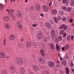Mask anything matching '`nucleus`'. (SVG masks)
<instances>
[{"label": "nucleus", "mask_w": 74, "mask_h": 74, "mask_svg": "<svg viewBox=\"0 0 74 74\" xmlns=\"http://www.w3.org/2000/svg\"><path fill=\"white\" fill-rule=\"evenodd\" d=\"M0 7H1V9H3V8H4V6L3 4H1L0 5Z\"/></svg>", "instance_id": "nucleus-36"}, {"label": "nucleus", "mask_w": 74, "mask_h": 74, "mask_svg": "<svg viewBox=\"0 0 74 74\" xmlns=\"http://www.w3.org/2000/svg\"><path fill=\"white\" fill-rule=\"evenodd\" d=\"M2 74H7L6 70L3 69L1 71Z\"/></svg>", "instance_id": "nucleus-21"}, {"label": "nucleus", "mask_w": 74, "mask_h": 74, "mask_svg": "<svg viewBox=\"0 0 74 74\" xmlns=\"http://www.w3.org/2000/svg\"><path fill=\"white\" fill-rule=\"evenodd\" d=\"M3 45L4 46H5L6 45V39L5 38H4L3 40Z\"/></svg>", "instance_id": "nucleus-22"}, {"label": "nucleus", "mask_w": 74, "mask_h": 74, "mask_svg": "<svg viewBox=\"0 0 74 74\" xmlns=\"http://www.w3.org/2000/svg\"><path fill=\"white\" fill-rule=\"evenodd\" d=\"M60 33L61 35H63V34L64 33V31L63 30H61L60 31Z\"/></svg>", "instance_id": "nucleus-32"}, {"label": "nucleus", "mask_w": 74, "mask_h": 74, "mask_svg": "<svg viewBox=\"0 0 74 74\" xmlns=\"http://www.w3.org/2000/svg\"><path fill=\"white\" fill-rule=\"evenodd\" d=\"M34 7L33 6H32L31 7V9L32 10H34Z\"/></svg>", "instance_id": "nucleus-49"}, {"label": "nucleus", "mask_w": 74, "mask_h": 74, "mask_svg": "<svg viewBox=\"0 0 74 74\" xmlns=\"http://www.w3.org/2000/svg\"><path fill=\"white\" fill-rule=\"evenodd\" d=\"M5 27L7 29H10V26L9 24L8 23H5Z\"/></svg>", "instance_id": "nucleus-11"}, {"label": "nucleus", "mask_w": 74, "mask_h": 74, "mask_svg": "<svg viewBox=\"0 0 74 74\" xmlns=\"http://www.w3.org/2000/svg\"><path fill=\"white\" fill-rule=\"evenodd\" d=\"M58 56L59 58H60V57H61V56H62V54H61V53H59Z\"/></svg>", "instance_id": "nucleus-50"}, {"label": "nucleus", "mask_w": 74, "mask_h": 74, "mask_svg": "<svg viewBox=\"0 0 74 74\" xmlns=\"http://www.w3.org/2000/svg\"><path fill=\"white\" fill-rule=\"evenodd\" d=\"M74 38V36H71V40H73V38Z\"/></svg>", "instance_id": "nucleus-58"}, {"label": "nucleus", "mask_w": 74, "mask_h": 74, "mask_svg": "<svg viewBox=\"0 0 74 74\" xmlns=\"http://www.w3.org/2000/svg\"><path fill=\"white\" fill-rule=\"evenodd\" d=\"M67 11L68 12H70L71 11V8H68L67 9Z\"/></svg>", "instance_id": "nucleus-34"}, {"label": "nucleus", "mask_w": 74, "mask_h": 74, "mask_svg": "<svg viewBox=\"0 0 74 74\" xmlns=\"http://www.w3.org/2000/svg\"><path fill=\"white\" fill-rule=\"evenodd\" d=\"M66 20V18L65 17H63L62 19V20L63 21H65Z\"/></svg>", "instance_id": "nucleus-46"}, {"label": "nucleus", "mask_w": 74, "mask_h": 74, "mask_svg": "<svg viewBox=\"0 0 74 74\" xmlns=\"http://www.w3.org/2000/svg\"><path fill=\"white\" fill-rule=\"evenodd\" d=\"M46 25L47 28L48 29H51V25L50 24L47 23H46Z\"/></svg>", "instance_id": "nucleus-17"}, {"label": "nucleus", "mask_w": 74, "mask_h": 74, "mask_svg": "<svg viewBox=\"0 0 74 74\" xmlns=\"http://www.w3.org/2000/svg\"><path fill=\"white\" fill-rule=\"evenodd\" d=\"M70 36H68L67 37V39L68 40H69V39H70Z\"/></svg>", "instance_id": "nucleus-56"}, {"label": "nucleus", "mask_w": 74, "mask_h": 74, "mask_svg": "<svg viewBox=\"0 0 74 74\" xmlns=\"http://www.w3.org/2000/svg\"><path fill=\"white\" fill-rule=\"evenodd\" d=\"M20 40L21 41H22V42H23V41H24V40H25V39L23 38H21Z\"/></svg>", "instance_id": "nucleus-41"}, {"label": "nucleus", "mask_w": 74, "mask_h": 74, "mask_svg": "<svg viewBox=\"0 0 74 74\" xmlns=\"http://www.w3.org/2000/svg\"><path fill=\"white\" fill-rule=\"evenodd\" d=\"M12 13H10V14H9V16H10V17L11 16H12Z\"/></svg>", "instance_id": "nucleus-53"}, {"label": "nucleus", "mask_w": 74, "mask_h": 74, "mask_svg": "<svg viewBox=\"0 0 74 74\" xmlns=\"http://www.w3.org/2000/svg\"><path fill=\"white\" fill-rule=\"evenodd\" d=\"M58 18L59 20H60V19H61V18H60V16H58Z\"/></svg>", "instance_id": "nucleus-63"}, {"label": "nucleus", "mask_w": 74, "mask_h": 74, "mask_svg": "<svg viewBox=\"0 0 74 74\" xmlns=\"http://www.w3.org/2000/svg\"><path fill=\"white\" fill-rule=\"evenodd\" d=\"M43 9L44 10V11H45V12H49V9H48V7L46 6H43Z\"/></svg>", "instance_id": "nucleus-6"}, {"label": "nucleus", "mask_w": 74, "mask_h": 74, "mask_svg": "<svg viewBox=\"0 0 74 74\" xmlns=\"http://www.w3.org/2000/svg\"><path fill=\"white\" fill-rule=\"evenodd\" d=\"M36 10L38 11V10H40V5L38 3H37L36 5Z\"/></svg>", "instance_id": "nucleus-16"}, {"label": "nucleus", "mask_w": 74, "mask_h": 74, "mask_svg": "<svg viewBox=\"0 0 74 74\" xmlns=\"http://www.w3.org/2000/svg\"><path fill=\"white\" fill-rule=\"evenodd\" d=\"M62 63V64L64 65H66V62L64 60H63Z\"/></svg>", "instance_id": "nucleus-29"}, {"label": "nucleus", "mask_w": 74, "mask_h": 74, "mask_svg": "<svg viewBox=\"0 0 74 74\" xmlns=\"http://www.w3.org/2000/svg\"><path fill=\"white\" fill-rule=\"evenodd\" d=\"M3 18L5 22H7L8 21V20H9V18H8V16H5L3 17Z\"/></svg>", "instance_id": "nucleus-15"}, {"label": "nucleus", "mask_w": 74, "mask_h": 74, "mask_svg": "<svg viewBox=\"0 0 74 74\" xmlns=\"http://www.w3.org/2000/svg\"><path fill=\"white\" fill-rule=\"evenodd\" d=\"M49 66L50 67H53L54 66V63L52 62H50L49 63Z\"/></svg>", "instance_id": "nucleus-18"}, {"label": "nucleus", "mask_w": 74, "mask_h": 74, "mask_svg": "<svg viewBox=\"0 0 74 74\" xmlns=\"http://www.w3.org/2000/svg\"><path fill=\"white\" fill-rule=\"evenodd\" d=\"M39 60L41 63H44L45 62L44 60V59L41 57H40L39 58Z\"/></svg>", "instance_id": "nucleus-9"}, {"label": "nucleus", "mask_w": 74, "mask_h": 74, "mask_svg": "<svg viewBox=\"0 0 74 74\" xmlns=\"http://www.w3.org/2000/svg\"><path fill=\"white\" fill-rule=\"evenodd\" d=\"M29 74H33V73L32 71H30L29 72Z\"/></svg>", "instance_id": "nucleus-59"}, {"label": "nucleus", "mask_w": 74, "mask_h": 74, "mask_svg": "<svg viewBox=\"0 0 74 74\" xmlns=\"http://www.w3.org/2000/svg\"><path fill=\"white\" fill-rule=\"evenodd\" d=\"M55 41H56V42H59V39H58V38H56L55 39Z\"/></svg>", "instance_id": "nucleus-38"}, {"label": "nucleus", "mask_w": 74, "mask_h": 74, "mask_svg": "<svg viewBox=\"0 0 74 74\" xmlns=\"http://www.w3.org/2000/svg\"><path fill=\"white\" fill-rule=\"evenodd\" d=\"M40 53H41V55H42L43 56H45V53H44V52L42 49L40 50Z\"/></svg>", "instance_id": "nucleus-20"}, {"label": "nucleus", "mask_w": 74, "mask_h": 74, "mask_svg": "<svg viewBox=\"0 0 74 74\" xmlns=\"http://www.w3.org/2000/svg\"><path fill=\"white\" fill-rule=\"evenodd\" d=\"M19 47H20V48H22V47L23 46V44H22V43H21L19 44Z\"/></svg>", "instance_id": "nucleus-37"}, {"label": "nucleus", "mask_w": 74, "mask_h": 74, "mask_svg": "<svg viewBox=\"0 0 74 74\" xmlns=\"http://www.w3.org/2000/svg\"><path fill=\"white\" fill-rule=\"evenodd\" d=\"M33 68L36 71H39V70H40L39 68L36 65H34Z\"/></svg>", "instance_id": "nucleus-12"}, {"label": "nucleus", "mask_w": 74, "mask_h": 74, "mask_svg": "<svg viewBox=\"0 0 74 74\" xmlns=\"http://www.w3.org/2000/svg\"><path fill=\"white\" fill-rule=\"evenodd\" d=\"M32 45L34 46V48H37V45L35 42H33L32 43Z\"/></svg>", "instance_id": "nucleus-28"}, {"label": "nucleus", "mask_w": 74, "mask_h": 74, "mask_svg": "<svg viewBox=\"0 0 74 74\" xmlns=\"http://www.w3.org/2000/svg\"><path fill=\"white\" fill-rule=\"evenodd\" d=\"M43 41L45 42H47V38L45 37L43 38Z\"/></svg>", "instance_id": "nucleus-31"}, {"label": "nucleus", "mask_w": 74, "mask_h": 74, "mask_svg": "<svg viewBox=\"0 0 74 74\" xmlns=\"http://www.w3.org/2000/svg\"><path fill=\"white\" fill-rule=\"evenodd\" d=\"M9 70L12 73L14 74L15 73V68L12 65H10L9 67Z\"/></svg>", "instance_id": "nucleus-1"}, {"label": "nucleus", "mask_w": 74, "mask_h": 74, "mask_svg": "<svg viewBox=\"0 0 74 74\" xmlns=\"http://www.w3.org/2000/svg\"><path fill=\"white\" fill-rule=\"evenodd\" d=\"M62 3H64V4H68V2L67 0H63Z\"/></svg>", "instance_id": "nucleus-27"}, {"label": "nucleus", "mask_w": 74, "mask_h": 74, "mask_svg": "<svg viewBox=\"0 0 74 74\" xmlns=\"http://www.w3.org/2000/svg\"><path fill=\"white\" fill-rule=\"evenodd\" d=\"M32 46V43L29 41L26 44V46L28 48H30L31 47V46Z\"/></svg>", "instance_id": "nucleus-8"}, {"label": "nucleus", "mask_w": 74, "mask_h": 74, "mask_svg": "<svg viewBox=\"0 0 74 74\" xmlns=\"http://www.w3.org/2000/svg\"><path fill=\"white\" fill-rule=\"evenodd\" d=\"M13 21L15 20V17L14 16H13Z\"/></svg>", "instance_id": "nucleus-52"}, {"label": "nucleus", "mask_w": 74, "mask_h": 74, "mask_svg": "<svg viewBox=\"0 0 74 74\" xmlns=\"http://www.w3.org/2000/svg\"><path fill=\"white\" fill-rule=\"evenodd\" d=\"M32 26L34 27H36V26H37V24H33Z\"/></svg>", "instance_id": "nucleus-45"}, {"label": "nucleus", "mask_w": 74, "mask_h": 74, "mask_svg": "<svg viewBox=\"0 0 74 74\" xmlns=\"http://www.w3.org/2000/svg\"><path fill=\"white\" fill-rule=\"evenodd\" d=\"M66 73L67 74H69V68L68 67H66Z\"/></svg>", "instance_id": "nucleus-25"}, {"label": "nucleus", "mask_w": 74, "mask_h": 74, "mask_svg": "<svg viewBox=\"0 0 74 74\" xmlns=\"http://www.w3.org/2000/svg\"><path fill=\"white\" fill-rule=\"evenodd\" d=\"M52 4V2H50L49 4V6H51V5Z\"/></svg>", "instance_id": "nucleus-60"}, {"label": "nucleus", "mask_w": 74, "mask_h": 74, "mask_svg": "<svg viewBox=\"0 0 74 74\" xmlns=\"http://www.w3.org/2000/svg\"><path fill=\"white\" fill-rule=\"evenodd\" d=\"M71 5H74V0H72L71 1Z\"/></svg>", "instance_id": "nucleus-30"}, {"label": "nucleus", "mask_w": 74, "mask_h": 74, "mask_svg": "<svg viewBox=\"0 0 74 74\" xmlns=\"http://www.w3.org/2000/svg\"><path fill=\"white\" fill-rule=\"evenodd\" d=\"M16 63L19 65H21L23 63V60L21 58H16Z\"/></svg>", "instance_id": "nucleus-2"}, {"label": "nucleus", "mask_w": 74, "mask_h": 74, "mask_svg": "<svg viewBox=\"0 0 74 74\" xmlns=\"http://www.w3.org/2000/svg\"><path fill=\"white\" fill-rule=\"evenodd\" d=\"M58 40H60V41H61V40H62V37L60 36H59Z\"/></svg>", "instance_id": "nucleus-39"}, {"label": "nucleus", "mask_w": 74, "mask_h": 74, "mask_svg": "<svg viewBox=\"0 0 74 74\" xmlns=\"http://www.w3.org/2000/svg\"><path fill=\"white\" fill-rule=\"evenodd\" d=\"M64 58H65V59H69V56H68V55H66L65 56Z\"/></svg>", "instance_id": "nucleus-40"}, {"label": "nucleus", "mask_w": 74, "mask_h": 74, "mask_svg": "<svg viewBox=\"0 0 74 74\" xmlns=\"http://www.w3.org/2000/svg\"><path fill=\"white\" fill-rule=\"evenodd\" d=\"M53 19L54 21H55V22H56V23H58V19L54 17Z\"/></svg>", "instance_id": "nucleus-26"}, {"label": "nucleus", "mask_w": 74, "mask_h": 74, "mask_svg": "<svg viewBox=\"0 0 74 74\" xmlns=\"http://www.w3.org/2000/svg\"><path fill=\"white\" fill-rule=\"evenodd\" d=\"M43 73H44L45 74H49V72L47 71H44Z\"/></svg>", "instance_id": "nucleus-43"}, {"label": "nucleus", "mask_w": 74, "mask_h": 74, "mask_svg": "<svg viewBox=\"0 0 74 74\" xmlns=\"http://www.w3.org/2000/svg\"><path fill=\"white\" fill-rule=\"evenodd\" d=\"M40 16H41L42 17H43L44 16V14L42 13H41L40 14Z\"/></svg>", "instance_id": "nucleus-57"}, {"label": "nucleus", "mask_w": 74, "mask_h": 74, "mask_svg": "<svg viewBox=\"0 0 74 74\" xmlns=\"http://www.w3.org/2000/svg\"><path fill=\"white\" fill-rule=\"evenodd\" d=\"M56 63H60V61L59 60H58L57 61Z\"/></svg>", "instance_id": "nucleus-55"}, {"label": "nucleus", "mask_w": 74, "mask_h": 74, "mask_svg": "<svg viewBox=\"0 0 74 74\" xmlns=\"http://www.w3.org/2000/svg\"><path fill=\"white\" fill-rule=\"evenodd\" d=\"M51 48L52 49H55V46H54L53 44H51Z\"/></svg>", "instance_id": "nucleus-33"}, {"label": "nucleus", "mask_w": 74, "mask_h": 74, "mask_svg": "<svg viewBox=\"0 0 74 74\" xmlns=\"http://www.w3.org/2000/svg\"><path fill=\"white\" fill-rule=\"evenodd\" d=\"M38 37L40 39H42L43 38V35L41 32H38Z\"/></svg>", "instance_id": "nucleus-5"}, {"label": "nucleus", "mask_w": 74, "mask_h": 74, "mask_svg": "<svg viewBox=\"0 0 74 74\" xmlns=\"http://www.w3.org/2000/svg\"><path fill=\"white\" fill-rule=\"evenodd\" d=\"M64 49H65L64 48V47L62 48V51H64Z\"/></svg>", "instance_id": "nucleus-61"}, {"label": "nucleus", "mask_w": 74, "mask_h": 74, "mask_svg": "<svg viewBox=\"0 0 74 74\" xmlns=\"http://www.w3.org/2000/svg\"><path fill=\"white\" fill-rule=\"evenodd\" d=\"M56 48L57 50L58 51H60V50L61 49H60V46H59V45L56 44Z\"/></svg>", "instance_id": "nucleus-19"}, {"label": "nucleus", "mask_w": 74, "mask_h": 74, "mask_svg": "<svg viewBox=\"0 0 74 74\" xmlns=\"http://www.w3.org/2000/svg\"><path fill=\"white\" fill-rule=\"evenodd\" d=\"M65 49L66 50H67L69 48V46L68 45H66L65 47H64Z\"/></svg>", "instance_id": "nucleus-24"}, {"label": "nucleus", "mask_w": 74, "mask_h": 74, "mask_svg": "<svg viewBox=\"0 0 74 74\" xmlns=\"http://www.w3.org/2000/svg\"><path fill=\"white\" fill-rule=\"evenodd\" d=\"M60 60H61V61L62 60V58L61 57H60Z\"/></svg>", "instance_id": "nucleus-64"}, {"label": "nucleus", "mask_w": 74, "mask_h": 74, "mask_svg": "<svg viewBox=\"0 0 74 74\" xmlns=\"http://www.w3.org/2000/svg\"><path fill=\"white\" fill-rule=\"evenodd\" d=\"M16 15L19 18H22V13L20 11H17Z\"/></svg>", "instance_id": "nucleus-4"}, {"label": "nucleus", "mask_w": 74, "mask_h": 74, "mask_svg": "<svg viewBox=\"0 0 74 74\" xmlns=\"http://www.w3.org/2000/svg\"><path fill=\"white\" fill-rule=\"evenodd\" d=\"M73 21V20L72 19H70L69 21L70 22H71V23Z\"/></svg>", "instance_id": "nucleus-51"}, {"label": "nucleus", "mask_w": 74, "mask_h": 74, "mask_svg": "<svg viewBox=\"0 0 74 74\" xmlns=\"http://www.w3.org/2000/svg\"><path fill=\"white\" fill-rule=\"evenodd\" d=\"M51 32H52L51 34V35H53L54 34H55V32L54 31V30H52Z\"/></svg>", "instance_id": "nucleus-42"}, {"label": "nucleus", "mask_w": 74, "mask_h": 74, "mask_svg": "<svg viewBox=\"0 0 74 74\" xmlns=\"http://www.w3.org/2000/svg\"><path fill=\"white\" fill-rule=\"evenodd\" d=\"M56 36L55 34L54 35H51V38L53 39V38H55V37H56Z\"/></svg>", "instance_id": "nucleus-35"}, {"label": "nucleus", "mask_w": 74, "mask_h": 74, "mask_svg": "<svg viewBox=\"0 0 74 74\" xmlns=\"http://www.w3.org/2000/svg\"><path fill=\"white\" fill-rule=\"evenodd\" d=\"M67 35V34L65 32L64 33V35L63 36V37H66V36Z\"/></svg>", "instance_id": "nucleus-44"}, {"label": "nucleus", "mask_w": 74, "mask_h": 74, "mask_svg": "<svg viewBox=\"0 0 74 74\" xmlns=\"http://www.w3.org/2000/svg\"><path fill=\"white\" fill-rule=\"evenodd\" d=\"M5 53L4 51H1L0 52V58L1 59H4L5 58Z\"/></svg>", "instance_id": "nucleus-3"}, {"label": "nucleus", "mask_w": 74, "mask_h": 74, "mask_svg": "<svg viewBox=\"0 0 74 74\" xmlns=\"http://www.w3.org/2000/svg\"><path fill=\"white\" fill-rule=\"evenodd\" d=\"M15 35H12L10 36L9 37V39L10 40L12 41V40H14V39H15Z\"/></svg>", "instance_id": "nucleus-13"}, {"label": "nucleus", "mask_w": 74, "mask_h": 74, "mask_svg": "<svg viewBox=\"0 0 74 74\" xmlns=\"http://www.w3.org/2000/svg\"><path fill=\"white\" fill-rule=\"evenodd\" d=\"M64 10H66V7H64L63 8Z\"/></svg>", "instance_id": "nucleus-54"}, {"label": "nucleus", "mask_w": 74, "mask_h": 74, "mask_svg": "<svg viewBox=\"0 0 74 74\" xmlns=\"http://www.w3.org/2000/svg\"><path fill=\"white\" fill-rule=\"evenodd\" d=\"M17 26L19 29H22V25H21V22H20V21H18L17 23Z\"/></svg>", "instance_id": "nucleus-7"}, {"label": "nucleus", "mask_w": 74, "mask_h": 74, "mask_svg": "<svg viewBox=\"0 0 74 74\" xmlns=\"http://www.w3.org/2000/svg\"><path fill=\"white\" fill-rule=\"evenodd\" d=\"M57 11L56 10H54L52 12V13L53 15H55L56 14Z\"/></svg>", "instance_id": "nucleus-23"}, {"label": "nucleus", "mask_w": 74, "mask_h": 74, "mask_svg": "<svg viewBox=\"0 0 74 74\" xmlns=\"http://www.w3.org/2000/svg\"><path fill=\"white\" fill-rule=\"evenodd\" d=\"M74 66V64L73 63V62H71V67H73V66Z\"/></svg>", "instance_id": "nucleus-47"}, {"label": "nucleus", "mask_w": 74, "mask_h": 74, "mask_svg": "<svg viewBox=\"0 0 74 74\" xmlns=\"http://www.w3.org/2000/svg\"><path fill=\"white\" fill-rule=\"evenodd\" d=\"M60 13V14L62 15L63 14V11L62 10H60L59 12Z\"/></svg>", "instance_id": "nucleus-48"}, {"label": "nucleus", "mask_w": 74, "mask_h": 74, "mask_svg": "<svg viewBox=\"0 0 74 74\" xmlns=\"http://www.w3.org/2000/svg\"><path fill=\"white\" fill-rule=\"evenodd\" d=\"M28 10V8H25V11H27V10Z\"/></svg>", "instance_id": "nucleus-62"}, {"label": "nucleus", "mask_w": 74, "mask_h": 74, "mask_svg": "<svg viewBox=\"0 0 74 74\" xmlns=\"http://www.w3.org/2000/svg\"><path fill=\"white\" fill-rule=\"evenodd\" d=\"M21 74H25V69L23 68H21L20 69Z\"/></svg>", "instance_id": "nucleus-14"}, {"label": "nucleus", "mask_w": 74, "mask_h": 74, "mask_svg": "<svg viewBox=\"0 0 74 74\" xmlns=\"http://www.w3.org/2000/svg\"><path fill=\"white\" fill-rule=\"evenodd\" d=\"M60 29H63L64 30H66L67 29V26L64 24L61 25L60 27Z\"/></svg>", "instance_id": "nucleus-10"}]
</instances>
